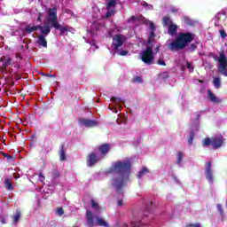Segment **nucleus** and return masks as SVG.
Segmentation results:
<instances>
[{"label":"nucleus","mask_w":227,"mask_h":227,"mask_svg":"<svg viewBox=\"0 0 227 227\" xmlns=\"http://www.w3.org/2000/svg\"><path fill=\"white\" fill-rule=\"evenodd\" d=\"M224 145V137L223 136H215L212 137V146L214 150H217L218 148H221Z\"/></svg>","instance_id":"9"},{"label":"nucleus","mask_w":227,"mask_h":227,"mask_svg":"<svg viewBox=\"0 0 227 227\" xmlns=\"http://www.w3.org/2000/svg\"><path fill=\"white\" fill-rule=\"evenodd\" d=\"M217 209L219 210L220 214H223V206L221 204H217Z\"/></svg>","instance_id":"51"},{"label":"nucleus","mask_w":227,"mask_h":227,"mask_svg":"<svg viewBox=\"0 0 227 227\" xmlns=\"http://www.w3.org/2000/svg\"><path fill=\"white\" fill-rule=\"evenodd\" d=\"M135 20H137V17L132 16V17L129 20V22H135Z\"/></svg>","instance_id":"50"},{"label":"nucleus","mask_w":227,"mask_h":227,"mask_svg":"<svg viewBox=\"0 0 227 227\" xmlns=\"http://www.w3.org/2000/svg\"><path fill=\"white\" fill-rule=\"evenodd\" d=\"M127 54H129V51H119V56H127Z\"/></svg>","instance_id":"48"},{"label":"nucleus","mask_w":227,"mask_h":227,"mask_svg":"<svg viewBox=\"0 0 227 227\" xmlns=\"http://www.w3.org/2000/svg\"><path fill=\"white\" fill-rule=\"evenodd\" d=\"M40 30L43 36H47V35L51 34V26L45 25V26H41L37 25V30Z\"/></svg>","instance_id":"15"},{"label":"nucleus","mask_w":227,"mask_h":227,"mask_svg":"<svg viewBox=\"0 0 227 227\" xmlns=\"http://www.w3.org/2000/svg\"><path fill=\"white\" fill-rule=\"evenodd\" d=\"M186 67L187 68H192V65L191 64V62L186 63Z\"/></svg>","instance_id":"58"},{"label":"nucleus","mask_w":227,"mask_h":227,"mask_svg":"<svg viewBox=\"0 0 227 227\" xmlns=\"http://www.w3.org/2000/svg\"><path fill=\"white\" fill-rule=\"evenodd\" d=\"M200 114H197L196 115V120H198L200 118Z\"/></svg>","instance_id":"63"},{"label":"nucleus","mask_w":227,"mask_h":227,"mask_svg":"<svg viewBox=\"0 0 227 227\" xmlns=\"http://www.w3.org/2000/svg\"><path fill=\"white\" fill-rule=\"evenodd\" d=\"M161 79L163 81H166V79H169V75H168V73L166 72L162 73Z\"/></svg>","instance_id":"46"},{"label":"nucleus","mask_w":227,"mask_h":227,"mask_svg":"<svg viewBox=\"0 0 227 227\" xmlns=\"http://www.w3.org/2000/svg\"><path fill=\"white\" fill-rule=\"evenodd\" d=\"M42 17H43V13L38 12L37 22H42Z\"/></svg>","instance_id":"49"},{"label":"nucleus","mask_w":227,"mask_h":227,"mask_svg":"<svg viewBox=\"0 0 227 227\" xmlns=\"http://www.w3.org/2000/svg\"><path fill=\"white\" fill-rule=\"evenodd\" d=\"M126 38L125 35L121 34H117L113 38V47L115 51H118L121 45H123V42H125Z\"/></svg>","instance_id":"8"},{"label":"nucleus","mask_w":227,"mask_h":227,"mask_svg":"<svg viewBox=\"0 0 227 227\" xmlns=\"http://www.w3.org/2000/svg\"><path fill=\"white\" fill-rule=\"evenodd\" d=\"M140 58L145 65H153V59H155L153 46L147 45L146 49L140 53Z\"/></svg>","instance_id":"5"},{"label":"nucleus","mask_w":227,"mask_h":227,"mask_svg":"<svg viewBox=\"0 0 227 227\" xmlns=\"http://www.w3.org/2000/svg\"><path fill=\"white\" fill-rule=\"evenodd\" d=\"M177 32H178V26H176V24H173V23L168 25V34L170 36H175V35H176Z\"/></svg>","instance_id":"17"},{"label":"nucleus","mask_w":227,"mask_h":227,"mask_svg":"<svg viewBox=\"0 0 227 227\" xmlns=\"http://www.w3.org/2000/svg\"><path fill=\"white\" fill-rule=\"evenodd\" d=\"M150 170L148 169V168L146 167H143L142 169L139 171L137 176L138 178H143V176H145V175H146V173H149Z\"/></svg>","instance_id":"26"},{"label":"nucleus","mask_w":227,"mask_h":227,"mask_svg":"<svg viewBox=\"0 0 227 227\" xmlns=\"http://www.w3.org/2000/svg\"><path fill=\"white\" fill-rule=\"evenodd\" d=\"M117 205L119 207H123V200H119L118 202H117Z\"/></svg>","instance_id":"55"},{"label":"nucleus","mask_w":227,"mask_h":227,"mask_svg":"<svg viewBox=\"0 0 227 227\" xmlns=\"http://www.w3.org/2000/svg\"><path fill=\"white\" fill-rule=\"evenodd\" d=\"M218 61V72L227 77V58L224 51L220 52L217 59Z\"/></svg>","instance_id":"6"},{"label":"nucleus","mask_w":227,"mask_h":227,"mask_svg":"<svg viewBox=\"0 0 227 227\" xmlns=\"http://www.w3.org/2000/svg\"><path fill=\"white\" fill-rule=\"evenodd\" d=\"M145 211L136 210L133 212L134 221L131 222V226L139 227V226H143V224H145L142 222L143 218L146 217L148 215V212H150V210L152 208V205H153V202L152 200H146L145 202Z\"/></svg>","instance_id":"4"},{"label":"nucleus","mask_w":227,"mask_h":227,"mask_svg":"<svg viewBox=\"0 0 227 227\" xmlns=\"http://www.w3.org/2000/svg\"><path fill=\"white\" fill-rule=\"evenodd\" d=\"M194 137H196V133L194 132V130H191L190 131V136H189V137H188V145H190V146H192V143H193V141H194Z\"/></svg>","instance_id":"23"},{"label":"nucleus","mask_w":227,"mask_h":227,"mask_svg":"<svg viewBox=\"0 0 227 227\" xmlns=\"http://www.w3.org/2000/svg\"><path fill=\"white\" fill-rule=\"evenodd\" d=\"M104 159L102 156H98L97 153L92 152L87 156V166L88 168H91L95 166L98 162H100V160Z\"/></svg>","instance_id":"7"},{"label":"nucleus","mask_w":227,"mask_h":227,"mask_svg":"<svg viewBox=\"0 0 227 227\" xmlns=\"http://www.w3.org/2000/svg\"><path fill=\"white\" fill-rule=\"evenodd\" d=\"M133 82H138V84H141V82H143V78H141V76H135L133 78Z\"/></svg>","instance_id":"38"},{"label":"nucleus","mask_w":227,"mask_h":227,"mask_svg":"<svg viewBox=\"0 0 227 227\" xmlns=\"http://www.w3.org/2000/svg\"><path fill=\"white\" fill-rule=\"evenodd\" d=\"M198 49V43H193L188 46L187 51L188 52H194Z\"/></svg>","instance_id":"29"},{"label":"nucleus","mask_w":227,"mask_h":227,"mask_svg":"<svg viewBox=\"0 0 227 227\" xmlns=\"http://www.w3.org/2000/svg\"><path fill=\"white\" fill-rule=\"evenodd\" d=\"M37 43L41 47H44L45 49H47V39H45V35H40L38 36Z\"/></svg>","instance_id":"20"},{"label":"nucleus","mask_w":227,"mask_h":227,"mask_svg":"<svg viewBox=\"0 0 227 227\" xmlns=\"http://www.w3.org/2000/svg\"><path fill=\"white\" fill-rule=\"evenodd\" d=\"M4 184L6 191H13V184H12V181L9 178L4 179Z\"/></svg>","instance_id":"21"},{"label":"nucleus","mask_w":227,"mask_h":227,"mask_svg":"<svg viewBox=\"0 0 227 227\" xmlns=\"http://www.w3.org/2000/svg\"><path fill=\"white\" fill-rule=\"evenodd\" d=\"M141 6L147 7L148 10H153V5L148 4V3H146V2H142V3H141Z\"/></svg>","instance_id":"40"},{"label":"nucleus","mask_w":227,"mask_h":227,"mask_svg":"<svg viewBox=\"0 0 227 227\" xmlns=\"http://www.w3.org/2000/svg\"><path fill=\"white\" fill-rule=\"evenodd\" d=\"M0 222L2 223V224H6V219L4 216L0 217Z\"/></svg>","instance_id":"54"},{"label":"nucleus","mask_w":227,"mask_h":227,"mask_svg":"<svg viewBox=\"0 0 227 227\" xmlns=\"http://www.w3.org/2000/svg\"><path fill=\"white\" fill-rule=\"evenodd\" d=\"M79 123L87 127V129H91L92 127H97L98 125V121L90 119H80Z\"/></svg>","instance_id":"11"},{"label":"nucleus","mask_w":227,"mask_h":227,"mask_svg":"<svg viewBox=\"0 0 227 227\" xmlns=\"http://www.w3.org/2000/svg\"><path fill=\"white\" fill-rule=\"evenodd\" d=\"M220 36H221V38H223V40H224V38H226V36H227L226 31L220 30Z\"/></svg>","instance_id":"45"},{"label":"nucleus","mask_w":227,"mask_h":227,"mask_svg":"<svg viewBox=\"0 0 227 227\" xmlns=\"http://www.w3.org/2000/svg\"><path fill=\"white\" fill-rule=\"evenodd\" d=\"M149 29L151 32L155 33V24H153V21H149Z\"/></svg>","instance_id":"37"},{"label":"nucleus","mask_w":227,"mask_h":227,"mask_svg":"<svg viewBox=\"0 0 227 227\" xmlns=\"http://www.w3.org/2000/svg\"><path fill=\"white\" fill-rule=\"evenodd\" d=\"M22 217V212L20 209L17 208L15 214L12 216V224H19V221H20Z\"/></svg>","instance_id":"14"},{"label":"nucleus","mask_w":227,"mask_h":227,"mask_svg":"<svg viewBox=\"0 0 227 227\" xmlns=\"http://www.w3.org/2000/svg\"><path fill=\"white\" fill-rule=\"evenodd\" d=\"M163 23L164 26H169L170 24H173V21H171V19L168 16L163 17Z\"/></svg>","instance_id":"32"},{"label":"nucleus","mask_w":227,"mask_h":227,"mask_svg":"<svg viewBox=\"0 0 227 227\" xmlns=\"http://www.w3.org/2000/svg\"><path fill=\"white\" fill-rule=\"evenodd\" d=\"M1 153L5 159H7V160H9V162H12V160H15V157L3 152H1Z\"/></svg>","instance_id":"33"},{"label":"nucleus","mask_w":227,"mask_h":227,"mask_svg":"<svg viewBox=\"0 0 227 227\" xmlns=\"http://www.w3.org/2000/svg\"><path fill=\"white\" fill-rule=\"evenodd\" d=\"M39 180L42 183L45 182V176H43V173L42 171L39 173Z\"/></svg>","instance_id":"44"},{"label":"nucleus","mask_w":227,"mask_h":227,"mask_svg":"<svg viewBox=\"0 0 227 227\" xmlns=\"http://www.w3.org/2000/svg\"><path fill=\"white\" fill-rule=\"evenodd\" d=\"M91 207L92 208H95V210H98L100 208V206H98V203H97L95 200H91Z\"/></svg>","instance_id":"39"},{"label":"nucleus","mask_w":227,"mask_h":227,"mask_svg":"<svg viewBox=\"0 0 227 227\" xmlns=\"http://www.w3.org/2000/svg\"><path fill=\"white\" fill-rule=\"evenodd\" d=\"M186 227H201V224L200 223H189L186 225Z\"/></svg>","instance_id":"47"},{"label":"nucleus","mask_w":227,"mask_h":227,"mask_svg":"<svg viewBox=\"0 0 227 227\" xmlns=\"http://www.w3.org/2000/svg\"><path fill=\"white\" fill-rule=\"evenodd\" d=\"M155 40V32H150L149 34V37L147 40V45H153L152 43H153V41Z\"/></svg>","instance_id":"25"},{"label":"nucleus","mask_w":227,"mask_h":227,"mask_svg":"<svg viewBox=\"0 0 227 227\" xmlns=\"http://www.w3.org/2000/svg\"><path fill=\"white\" fill-rule=\"evenodd\" d=\"M129 225L127 223H124V227H128Z\"/></svg>","instance_id":"64"},{"label":"nucleus","mask_w":227,"mask_h":227,"mask_svg":"<svg viewBox=\"0 0 227 227\" xmlns=\"http://www.w3.org/2000/svg\"><path fill=\"white\" fill-rule=\"evenodd\" d=\"M182 159H184V154L181 152L177 153L176 163L181 165L182 164Z\"/></svg>","instance_id":"35"},{"label":"nucleus","mask_w":227,"mask_h":227,"mask_svg":"<svg viewBox=\"0 0 227 227\" xmlns=\"http://www.w3.org/2000/svg\"><path fill=\"white\" fill-rule=\"evenodd\" d=\"M10 65H12V58L7 57L5 61L2 65V68L6 70L8 68V67H10Z\"/></svg>","instance_id":"27"},{"label":"nucleus","mask_w":227,"mask_h":227,"mask_svg":"<svg viewBox=\"0 0 227 227\" xmlns=\"http://www.w3.org/2000/svg\"><path fill=\"white\" fill-rule=\"evenodd\" d=\"M207 98L210 99L214 104H220L221 99L215 97V94L211 90H207Z\"/></svg>","instance_id":"18"},{"label":"nucleus","mask_w":227,"mask_h":227,"mask_svg":"<svg viewBox=\"0 0 227 227\" xmlns=\"http://www.w3.org/2000/svg\"><path fill=\"white\" fill-rule=\"evenodd\" d=\"M213 84L215 88H216V90H219V88H221V78L219 77L214 78Z\"/></svg>","instance_id":"28"},{"label":"nucleus","mask_w":227,"mask_h":227,"mask_svg":"<svg viewBox=\"0 0 227 227\" xmlns=\"http://www.w3.org/2000/svg\"><path fill=\"white\" fill-rule=\"evenodd\" d=\"M179 10H180V9H178V8L173 7V8L171 9V12H172V13H178Z\"/></svg>","instance_id":"52"},{"label":"nucleus","mask_w":227,"mask_h":227,"mask_svg":"<svg viewBox=\"0 0 227 227\" xmlns=\"http://www.w3.org/2000/svg\"><path fill=\"white\" fill-rule=\"evenodd\" d=\"M111 100L115 104H120L121 102H123V100L121 98H116V97H112Z\"/></svg>","instance_id":"36"},{"label":"nucleus","mask_w":227,"mask_h":227,"mask_svg":"<svg viewBox=\"0 0 227 227\" xmlns=\"http://www.w3.org/2000/svg\"><path fill=\"white\" fill-rule=\"evenodd\" d=\"M13 177L15 178V180H17V179L20 178V174L15 173Z\"/></svg>","instance_id":"56"},{"label":"nucleus","mask_w":227,"mask_h":227,"mask_svg":"<svg viewBox=\"0 0 227 227\" xmlns=\"http://www.w3.org/2000/svg\"><path fill=\"white\" fill-rule=\"evenodd\" d=\"M59 176H60L59 171L54 170L52 172V180H53L52 184H54V181L57 180V178H59Z\"/></svg>","instance_id":"34"},{"label":"nucleus","mask_w":227,"mask_h":227,"mask_svg":"<svg viewBox=\"0 0 227 227\" xmlns=\"http://www.w3.org/2000/svg\"><path fill=\"white\" fill-rule=\"evenodd\" d=\"M7 58H8V57H6V56H2V57L0 58V63L5 62Z\"/></svg>","instance_id":"53"},{"label":"nucleus","mask_w":227,"mask_h":227,"mask_svg":"<svg viewBox=\"0 0 227 227\" xmlns=\"http://www.w3.org/2000/svg\"><path fill=\"white\" fill-rule=\"evenodd\" d=\"M86 219H87V223L89 226H94V219H93V213L90 210H87L86 212Z\"/></svg>","instance_id":"19"},{"label":"nucleus","mask_w":227,"mask_h":227,"mask_svg":"<svg viewBox=\"0 0 227 227\" xmlns=\"http://www.w3.org/2000/svg\"><path fill=\"white\" fill-rule=\"evenodd\" d=\"M96 221H97V224L98 226L109 227V223H107V222H106V220H104V218L97 217Z\"/></svg>","instance_id":"22"},{"label":"nucleus","mask_w":227,"mask_h":227,"mask_svg":"<svg viewBox=\"0 0 227 227\" xmlns=\"http://www.w3.org/2000/svg\"><path fill=\"white\" fill-rule=\"evenodd\" d=\"M47 76H48V77H51V78L56 77V75H54V74H47Z\"/></svg>","instance_id":"61"},{"label":"nucleus","mask_w":227,"mask_h":227,"mask_svg":"<svg viewBox=\"0 0 227 227\" xmlns=\"http://www.w3.org/2000/svg\"><path fill=\"white\" fill-rule=\"evenodd\" d=\"M206 179L212 184L214 182V173L212 170V161H207L206 163V170H205Z\"/></svg>","instance_id":"10"},{"label":"nucleus","mask_w":227,"mask_h":227,"mask_svg":"<svg viewBox=\"0 0 227 227\" xmlns=\"http://www.w3.org/2000/svg\"><path fill=\"white\" fill-rule=\"evenodd\" d=\"M35 31H38V25L31 26V24H28L23 29V33H27V35H31V33H35Z\"/></svg>","instance_id":"16"},{"label":"nucleus","mask_w":227,"mask_h":227,"mask_svg":"<svg viewBox=\"0 0 227 227\" xmlns=\"http://www.w3.org/2000/svg\"><path fill=\"white\" fill-rule=\"evenodd\" d=\"M199 82H200V84H203L204 81L203 80H199Z\"/></svg>","instance_id":"62"},{"label":"nucleus","mask_w":227,"mask_h":227,"mask_svg":"<svg viewBox=\"0 0 227 227\" xmlns=\"http://www.w3.org/2000/svg\"><path fill=\"white\" fill-rule=\"evenodd\" d=\"M114 13H116L114 10L108 11L106 12V18L109 19L112 15H114Z\"/></svg>","instance_id":"41"},{"label":"nucleus","mask_w":227,"mask_h":227,"mask_svg":"<svg viewBox=\"0 0 227 227\" xmlns=\"http://www.w3.org/2000/svg\"><path fill=\"white\" fill-rule=\"evenodd\" d=\"M157 65H160V67H166V62L162 59H159L157 61Z\"/></svg>","instance_id":"42"},{"label":"nucleus","mask_w":227,"mask_h":227,"mask_svg":"<svg viewBox=\"0 0 227 227\" xmlns=\"http://www.w3.org/2000/svg\"><path fill=\"white\" fill-rule=\"evenodd\" d=\"M212 145V137H206L202 140V146H210Z\"/></svg>","instance_id":"30"},{"label":"nucleus","mask_w":227,"mask_h":227,"mask_svg":"<svg viewBox=\"0 0 227 227\" xmlns=\"http://www.w3.org/2000/svg\"><path fill=\"white\" fill-rule=\"evenodd\" d=\"M14 68H17L19 70L20 68V65L17 64L16 66H14Z\"/></svg>","instance_id":"60"},{"label":"nucleus","mask_w":227,"mask_h":227,"mask_svg":"<svg viewBox=\"0 0 227 227\" xmlns=\"http://www.w3.org/2000/svg\"><path fill=\"white\" fill-rule=\"evenodd\" d=\"M160 49V46H157V47L155 48V52H156V53L159 52Z\"/></svg>","instance_id":"59"},{"label":"nucleus","mask_w":227,"mask_h":227,"mask_svg":"<svg viewBox=\"0 0 227 227\" xmlns=\"http://www.w3.org/2000/svg\"><path fill=\"white\" fill-rule=\"evenodd\" d=\"M48 24L51 27L59 30L60 36H65V35H67L68 31H70L68 26L59 25L58 21V8L56 7L48 9Z\"/></svg>","instance_id":"3"},{"label":"nucleus","mask_w":227,"mask_h":227,"mask_svg":"<svg viewBox=\"0 0 227 227\" xmlns=\"http://www.w3.org/2000/svg\"><path fill=\"white\" fill-rule=\"evenodd\" d=\"M132 165L130 161H115L108 168V175H117L111 178V185L115 189L117 194L123 196V189L127 186L129 176H130V169Z\"/></svg>","instance_id":"1"},{"label":"nucleus","mask_w":227,"mask_h":227,"mask_svg":"<svg viewBox=\"0 0 227 227\" xmlns=\"http://www.w3.org/2000/svg\"><path fill=\"white\" fill-rule=\"evenodd\" d=\"M16 58L20 59H22L23 57H22V55L20 53H17L16 54Z\"/></svg>","instance_id":"57"},{"label":"nucleus","mask_w":227,"mask_h":227,"mask_svg":"<svg viewBox=\"0 0 227 227\" xmlns=\"http://www.w3.org/2000/svg\"><path fill=\"white\" fill-rule=\"evenodd\" d=\"M117 1L118 0H109L107 5H106V9L109 10V8H114V6H116L117 4Z\"/></svg>","instance_id":"31"},{"label":"nucleus","mask_w":227,"mask_h":227,"mask_svg":"<svg viewBox=\"0 0 227 227\" xmlns=\"http://www.w3.org/2000/svg\"><path fill=\"white\" fill-rule=\"evenodd\" d=\"M98 150L99 153L101 154V157L104 159L106 155L109 153V150H111V145L109 144H102L98 147Z\"/></svg>","instance_id":"12"},{"label":"nucleus","mask_w":227,"mask_h":227,"mask_svg":"<svg viewBox=\"0 0 227 227\" xmlns=\"http://www.w3.org/2000/svg\"><path fill=\"white\" fill-rule=\"evenodd\" d=\"M57 214H58V215H63V214H65V209H63V207H59L58 209H57Z\"/></svg>","instance_id":"43"},{"label":"nucleus","mask_w":227,"mask_h":227,"mask_svg":"<svg viewBox=\"0 0 227 227\" xmlns=\"http://www.w3.org/2000/svg\"><path fill=\"white\" fill-rule=\"evenodd\" d=\"M196 35L191 32H181L176 37L168 44V49L172 51H184L189 44L194 42Z\"/></svg>","instance_id":"2"},{"label":"nucleus","mask_w":227,"mask_h":227,"mask_svg":"<svg viewBox=\"0 0 227 227\" xmlns=\"http://www.w3.org/2000/svg\"><path fill=\"white\" fill-rule=\"evenodd\" d=\"M183 22L184 24H186V26H194V20H191V18L187 16H184Z\"/></svg>","instance_id":"24"},{"label":"nucleus","mask_w":227,"mask_h":227,"mask_svg":"<svg viewBox=\"0 0 227 227\" xmlns=\"http://www.w3.org/2000/svg\"><path fill=\"white\" fill-rule=\"evenodd\" d=\"M59 160H61V162L67 160V149L65 148V144H62L59 146Z\"/></svg>","instance_id":"13"}]
</instances>
